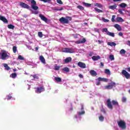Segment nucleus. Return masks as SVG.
Returning a JSON list of instances; mask_svg holds the SVG:
<instances>
[{
	"instance_id": "1",
	"label": "nucleus",
	"mask_w": 130,
	"mask_h": 130,
	"mask_svg": "<svg viewBox=\"0 0 130 130\" xmlns=\"http://www.w3.org/2000/svg\"><path fill=\"white\" fill-rule=\"evenodd\" d=\"M112 104L113 105L118 106V102H117V101L112 100L111 102L110 99H108L107 101V106L108 108H109V109H113V106H112Z\"/></svg>"
},
{
	"instance_id": "2",
	"label": "nucleus",
	"mask_w": 130,
	"mask_h": 130,
	"mask_svg": "<svg viewBox=\"0 0 130 130\" xmlns=\"http://www.w3.org/2000/svg\"><path fill=\"white\" fill-rule=\"evenodd\" d=\"M0 56L2 60H6V59L9 58L10 55L8 54V52H7V51L2 50V52L0 53Z\"/></svg>"
},
{
	"instance_id": "3",
	"label": "nucleus",
	"mask_w": 130,
	"mask_h": 130,
	"mask_svg": "<svg viewBox=\"0 0 130 130\" xmlns=\"http://www.w3.org/2000/svg\"><path fill=\"white\" fill-rule=\"evenodd\" d=\"M59 22L63 24H69L70 23L69 21H72V17L70 16H67L66 18L64 17H61L59 19Z\"/></svg>"
},
{
	"instance_id": "4",
	"label": "nucleus",
	"mask_w": 130,
	"mask_h": 130,
	"mask_svg": "<svg viewBox=\"0 0 130 130\" xmlns=\"http://www.w3.org/2000/svg\"><path fill=\"white\" fill-rule=\"evenodd\" d=\"M117 124L118 126L120 127L122 129H125V128H126V124L124 121L121 120L117 121Z\"/></svg>"
},
{
	"instance_id": "5",
	"label": "nucleus",
	"mask_w": 130,
	"mask_h": 130,
	"mask_svg": "<svg viewBox=\"0 0 130 130\" xmlns=\"http://www.w3.org/2000/svg\"><path fill=\"white\" fill-rule=\"evenodd\" d=\"M62 52L66 53H74L75 50L71 48H63L62 49Z\"/></svg>"
},
{
	"instance_id": "6",
	"label": "nucleus",
	"mask_w": 130,
	"mask_h": 130,
	"mask_svg": "<svg viewBox=\"0 0 130 130\" xmlns=\"http://www.w3.org/2000/svg\"><path fill=\"white\" fill-rule=\"evenodd\" d=\"M19 6H20L23 9H26L27 10H30V6L26 3H24L23 2L20 3Z\"/></svg>"
},
{
	"instance_id": "7",
	"label": "nucleus",
	"mask_w": 130,
	"mask_h": 130,
	"mask_svg": "<svg viewBox=\"0 0 130 130\" xmlns=\"http://www.w3.org/2000/svg\"><path fill=\"white\" fill-rule=\"evenodd\" d=\"M122 75L124 76L126 79H129L130 78V74L128 73H127V72H126V71L125 70H122Z\"/></svg>"
},
{
	"instance_id": "8",
	"label": "nucleus",
	"mask_w": 130,
	"mask_h": 130,
	"mask_svg": "<svg viewBox=\"0 0 130 130\" xmlns=\"http://www.w3.org/2000/svg\"><path fill=\"white\" fill-rule=\"evenodd\" d=\"M43 91H44V87L42 86L40 87H38L37 90H36V92L40 93L41 92H43Z\"/></svg>"
},
{
	"instance_id": "9",
	"label": "nucleus",
	"mask_w": 130,
	"mask_h": 130,
	"mask_svg": "<svg viewBox=\"0 0 130 130\" xmlns=\"http://www.w3.org/2000/svg\"><path fill=\"white\" fill-rule=\"evenodd\" d=\"M86 41H87L86 40V39L83 38L82 39V40H78V41H76L75 43H76V44H82L83 43H85L86 42Z\"/></svg>"
},
{
	"instance_id": "10",
	"label": "nucleus",
	"mask_w": 130,
	"mask_h": 130,
	"mask_svg": "<svg viewBox=\"0 0 130 130\" xmlns=\"http://www.w3.org/2000/svg\"><path fill=\"white\" fill-rule=\"evenodd\" d=\"M78 66L81 69H86V64L82 62H79L78 63Z\"/></svg>"
},
{
	"instance_id": "11",
	"label": "nucleus",
	"mask_w": 130,
	"mask_h": 130,
	"mask_svg": "<svg viewBox=\"0 0 130 130\" xmlns=\"http://www.w3.org/2000/svg\"><path fill=\"white\" fill-rule=\"evenodd\" d=\"M0 20L1 21H2V22H4V23H5L6 24H8V19H7L6 17L2 15H0Z\"/></svg>"
},
{
	"instance_id": "12",
	"label": "nucleus",
	"mask_w": 130,
	"mask_h": 130,
	"mask_svg": "<svg viewBox=\"0 0 130 130\" xmlns=\"http://www.w3.org/2000/svg\"><path fill=\"white\" fill-rule=\"evenodd\" d=\"M39 17H40V18H41V20L42 21H44V22H47V21L48 20L47 19V18L45 17V16H44V15H43L42 14H40Z\"/></svg>"
},
{
	"instance_id": "13",
	"label": "nucleus",
	"mask_w": 130,
	"mask_h": 130,
	"mask_svg": "<svg viewBox=\"0 0 130 130\" xmlns=\"http://www.w3.org/2000/svg\"><path fill=\"white\" fill-rule=\"evenodd\" d=\"M89 73L92 77H96V76H97V72L94 70H91L90 71Z\"/></svg>"
},
{
	"instance_id": "14",
	"label": "nucleus",
	"mask_w": 130,
	"mask_h": 130,
	"mask_svg": "<svg viewBox=\"0 0 130 130\" xmlns=\"http://www.w3.org/2000/svg\"><path fill=\"white\" fill-rule=\"evenodd\" d=\"M114 27H115V28H116L118 31H121L122 30L121 27L118 24H115L114 25Z\"/></svg>"
},
{
	"instance_id": "15",
	"label": "nucleus",
	"mask_w": 130,
	"mask_h": 130,
	"mask_svg": "<svg viewBox=\"0 0 130 130\" xmlns=\"http://www.w3.org/2000/svg\"><path fill=\"white\" fill-rule=\"evenodd\" d=\"M98 80V81H100V82H107L108 81V79L101 77H99Z\"/></svg>"
},
{
	"instance_id": "16",
	"label": "nucleus",
	"mask_w": 130,
	"mask_h": 130,
	"mask_svg": "<svg viewBox=\"0 0 130 130\" xmlns=\"http://www.w3.org/2000/svg\"><path fill=\"white\" fill-rule=\"evenodd\" d=\"M71 61H72V57H68L64 59L65 63H69V62H71Z\"/></svg>"
},
{
	"instance_id": "17",
	"label": "nucleus",
	"mask_w": 130,
	"mask_h": 130,
	"mask_svg": "<svg viewBox=\"0 0 130 130\" xmlns=\"http://www.w3.org/2000/svg\"><path fill=\"white\" fill-rule=\"evenodd\" d=\"M101 57L100 56H93L92 57V59H93L94 61H96V60H98L99 59H100Z\"/></svg>"
},
{
	"instance_id": "18",
	"label": "nucleus",
	"mask_w": 130,
	"mask_h": 130,
	"mask_svg": "<svg viewBox=\"0 0 130 130\" xmlns=\"http://www.w3.org/2000/svg\"><path fill=\"white\" fill-rule=\"evenodd\" d=\"M116 8H117V5H116V4H115L113 6H110L109 7V9H110V10H115Z\"/></svg>"
},
{
	"instance_id": "19",
	"label": "nucleus",
	"mask_w": 130,
	"mask_h": 130,
	"mask_svg": "<svg viewBox=\"0 0 130 130\" xmlns=\"http://www.w3.org/2000/svg\"><path fill=\"white\" fill-rule=\"evenodd\" d=\"M40 60H41L43 63H45V59L43 56H40Z\"/></svg>"
},
{
	"instance_id": "20",
	"label": "nucleus",
	"mask_w": 130,
	"mask_h": 130,
	"mask_svg": "<svg viewBox=\"0 0 130 130\" xmlns=\"http://www.w3.org/2000/svg\"><path fill=\"white\" fill-rule=\"evenodd\" d=\"M82 5H83V6H84L85 7H86V8H89L91 7V4L86 3L85 2H83Z\"/></svg>"
},
{
	"instance_id": "21",
	"label": "nucleus",
	"mask_w": 130,
	"mask_h": 130,
	"mask_svg": "<svg viewBox=\"0 0 130 130\" xmlns=\"http://www.w3.org/2000/svg\"><path fill=\"white\" fill-rule=\"evenodd\" d=\"M55 81H56V82H57V83H60V82H61V78H60V77H55Z\"/></svg>"
},
{
	"instance_id": "22",
	"label": "nucleus",
	"mask_w": 130,
	"mask_h": 130,
	"mask_svg": "<svg viewBox=\"0 0 130 130\" xmlns=\"http://www.w3.org/2000/svg\"><path fill=\"white\" fill-rule=\"evenodd\" d=\"M107 44L110 46H115L116 44L114 42H108Z\"/></svg>"
},
{
	"instance_id": "23",
	"label": "nucleus",
	"mask_w": 130,
	"mask_h": 130,
	"mask_svg": "<svg viewBox=\"0 0 130 130\" xmlns=\"http://www.w3.org/2000/svg\"><path fill=\"white\" fill-rule=\"evenodd\" d=\"M10 78H12V79H15V78H17V74L16 73H12L10 76Z\"/></svg>"
},
{
	"instance_id": "24",
	"label": "nucleus",
	"mask_w": 130,
	"mask_h": 130,
	"mask_svg": "<svg viewBox=\"0 0 130 130\" xmlns=\"http://www.w3.org/2000/svg\"><path fill=\"white\" fill-rule=\"evenodd\" d=\"M94 6L95 7H98V8H103V6L100 3H95Z\"/></svg>"
},
{
	"instance_id": "25",
	"label": "nucleus",
	"mask_w": 130,
	"mask_h": 130,
	"mask_svg": "<svg viewBox=\"0 0 130 130\" xmlns=\"http://www.w3.org/2000/svg\"><path fill=\"white\" fill-rule=\"evenodd\" d=\"M107 35H108L109 36H111V37H114V32H107Z\"/></svg>"
},
{
	"instance_id": "26",
	"label": "nucleus",
	"mask_w": 130,
	"mask_h": 130,
	"mask_svg": "<svg viewBox=\"0 0 130 130\" xmlns=\"http://www.w3.org/2000/svg\"><path fill=\"white\" fill-rule=\"evenodd\" d=\"M126 6H127L126 4L125 3H121L119 5L120 8H126Z\"/></svg>"
},
{
	"instance_id": "27",
	"label": "nucleus",
	"mask_w": 130,
	"mask_h": 130,
	"mask_svg": "<svg viewBox=\"0 0 130 130\" xmlns=\"http://www.w3.org/2000/svg\"><path fill=\"white\" fill-rule=\"evenodd\" d=\"M62 70V71L66 72V73H69V72H70V69L68 67H65L63 68Z\"/></svg>"
},
{
	"instance_id": "28",
	"label": "nucleus",
	"mask_w": 130,
	"mask_h": 130,
	"mask_svg": "<svg viewBox=\"0 0 130 130\" xmlns=\"http://www.w3.org/2000/svg\"><path fill=\"white\" fill-rule=\"evenodd\" d=\"M4 68H5V69L7 70V71H9V70H11V68L10 67H9V65L7 63L4 64Z\"/></svg>"
},
{
	"instance_id": "29",
	"label": "nucleus",
	"mask_w": 130,
	"mask_h": 130,
	"mask_svg": "<svg viewBox=\"0 0 130 130\" xmlns=\"http://www.w3.org/2000/svg\"><path fill=\"white\" fill-rule=\"evenodd\" d=\"M105 73L107 74V75H111V73L110 72V70L109 69H106L105 70Z\"/></svg>"
},
{
	"instance_id": "30",
	"label": "nucleus",
	"mask_w": 130,
	"mask_h": 130,
	"mask_svg": "<svg viewBox=\"0 0 130 130\" xmlns=\"http://www.w3.org/2000/svg\"><path fill=\"white\" fill-rule=\"evenodd\" d=\"M77 9H79V10H80L81 11H84V10H85V8H84V7L81 6V5H79L77 7Z\"/></svg>"
},
{
	"instance_id": "31",
	"label": "nucleus",
	"mask_w": 130,
	"mask_h": 130,
	"mask_svg": "<svg viewBox=\"0 0 130 130\" xmlns=\"http://www.w3.org/2000/svg\"><path fill=\"white\" fill-rule=\"evenodd\" d=\"M60 69V66H57V64H55L54 66V70L55 71H59V69Z\"/></svg>"
},
{
	"instance_id": "32",
	"label": "nucleus",
	"mask_w": 130,
	"mask_h": 130,
	"mask_svg": "<svg viewBox=\"0 0 130 130\" xmlns=\"http://www.w3.org/2000/svg\"><path fill=\"white\" fill-rule=\"evenodd\" d=\"M30 77H32L34 79H36L37 80H38V79H39V77H38V74H35L34 75H31Z\"/></svg>"
},
{
	"instance_id": "33",
	"label": "nucleus",
	"mask_w": 130,
	"mask_h": 130,
	"mask_svg": "<svg viewBox=\"0 0 130 130\" xmlns=\"http://www.w3.org/2000/svg\"><path fill=\"white\" fill-rule=\"evenodd\" d=\"M18 59H19V60H25L24 57L22 56L21 55H18Z\"/></svg>"
},
{
	"instance_id": "34",
	"label": "nucleus",
	"mask_w": 130,
	"mask_h": 130,
	"mask_svg": "<svg viewBox=\"0 0 130 130\" xmlns=\"http://www.w3.org/2000/svg\"><path fill=\"white\" fill-rule=\"evenodd\" d=\"M126 52V51L123 49H122L120 51V54H125Z\"/></svg>"
},
{
	"instance_id": "35",
	"label": "nucleus",
	"mask_w": 130,
	"mask_h": 130,
	"mask_svg": "<svg viewBox=\"0 0 130 130\" xmlns=\"http://www.w3.org/2000/svg\"><path fill=\"white\" fill-rule=\"evenodd\" d=\"M8 28L9 29H12L13 30L14 28H15V26L13 25L12 24H9L8 25Z\"/></svg>"
},
{
	"instance_id": "36",
	"label": "nucleus",
	"mask_w": 130,
	"mask_h": 130,
	"mask_svg": "<svg viewBox=\"0 0 130 130\" xmlns=\"http://www.w3.org/2000/svg\"><path fill=\"white\" fill-rule=\"evenodd\" d=\"M94 10H95V11H96V12H97V13H103V11H102L97 8H95Z\"/></svg>"
},
{
	"instance_id": "37",
	"label": "nucleus",
	"mask_w": 130,
	"mask_h": 130,
	"mask_svg": "<svg viewBox=\"0 0 130 130\" xmlns=\"http://www.w3.org/2000/svg\"><path fill=\"white\" fill-rule=\"evenodd\" d=\"M116 20L118 22H123L124 21V20L122 19V18H121V17H117L116 18Z\"/></svg>"
},
{
	"instance_id": "38",
	"label": "nucleus",
	"mask_w": 130,
	"mask_h": 130,
	"mask_svg": "<svg viewBox=\"0 0 130 130\" xmlns=\"http://www.w3.org/2000/svg\"><path fill=\"white\" fill-rule=\"evenodd\" d=\"M12 50H13V53H16V52H17V47L15 46H13Z\"/></svg>"
},
{
	"instance_id": "39",
	"label": "nucleus",
	"mask_w": 130,
	"mask_h": 130,
	"mask_svg": "<svg viewBox=\"0 0 130 130\" xmlns=\"http://www.w3.org/2000/svg\"><path fill=\"white\" fill-rule=\"evenodd\" d=\"M99 119L100 121H104V117H103L102 115H101L100 117H99Z\"/></svg>"
},
{
	"instance_id": "40",
	"label": "nucleus",
	"mask_w": 130,
	"mask_h": 130,
	"mask_svg": "<svg viewBox=\"0 0 130 130\" xmlns=\"http://www.w3.org/2000/svg\"><path fill=\"white\" fill-rule=\"evenodd\" d=\"M38 36L40 37V38H42V37H43V34H42V32H38Z\"/></svg>"
},
{
	"instance_id": "41",
	"label": "nucleus",
	"mask_w": 130,
	"mask_h": 130,
	"mask_svg": "<svg viewBox=\"0 0 130 130\" xmlns=\"http://www.w3.org/2000/svg\"><path fill=\"white\" fill-rule=\"evenodd\" d=\"M122 102L125 103V102H126V98L123 96L122 98Z\"/></svg>"
},
{
	"instance_id": "42",
	"label": "nucleus",
	"mask_w": 130,
	"mask_h": 130,
	"mask_svg": "<svg viewBox=\"0 0 130 130\" xmlns=\"http://www.w3.org/2000/svg\"><path fill=\"white\" fill-rule=\"evenodd\" d=\"M112 88H113V87H112V85H108L106 86V89H112Z\"/></svg>"
},
{
	"instance_id": "43",
	"label": "nucleus",
	"mask_w": 130,
	"mask_h": 130,
	"mask_svg": "<svg viewBox=\"0 0 130 130\" xmlns=\"http://www.w3.org/2000/svg\"><path fill=\"white\" fill-rule=\"evenodd\" d=\"M109 58L110 59H111V60H114V55H110L109 56Z\"/></svg>"
},
{
	"instance_id": "44",
	"label": "nucleus",
	"mask_w": 130,
	"mask_h": 130,
	"mask_svg": "<svg viewBox=\"0 0 130 130\" xmlns=\"http://www.w3.org/2000/svg\"><path fill=\"white\" fill-rule=\"evenodd\" d=\"M102 31L103 32H106V33H107V32H109L108 29H107V28H103V30H102Z\"/></svg>"
},
{
	"instance_id": "45",
	"label": "nucleus",
	"mask_w": 130,
	"mask_h": 130,
	"mask_svg": "<svg viewBox=\"0 0 130 130\" xmlns=\"http://www.w3.org/2000/svg\"><path fill=\"white\" fill-rule=\"evenodd\" d=\"M102 20H103V22H109V20L106 19L104 17L102 18Z\"/></svg>"
},
{
	"instance_id": "46",
	"label": "nucleus",
	"mask_w": 130,
	"mask_h": 130,
	"mask_svg": "<svg viewBox=\"0 0 130 130\" xmlns=\"http://www.w3.org/2000/svg\"><path fill=\"white\" fill-rule=\"evenodd\" d=\"M112 22H115V15H113L111 19Z\"/></svg>"
},
{
	"instance_id": "47",
	"label": "nucleus",
	"mask_w": 130,
	"mask_h": 130,
	"mask_svg": "<svg viewBox=\"0 0 130 130\" xmlns=\"http://www.w3.org/2000/svg\"><path fill=\"white\" fill-rule=\"evenodd\" d=\"M85 113V111L83 110L82 112H79L78 113V115H83Z\"/></svg>"
},
{
	"instance_id": "48",
	"label": "nucleus",
	"mask_w": 130,
	"mask_h": 130,
	"mask_svg": "<svg viewBox=\"0 0 130 130\" xmlns=\"http://www.w3.org/2000/svg\"><path fill=\"white\" fill-rule=\"evenodd\" d=\"M41 2H43L44 3H49L51 2V0H40Z\"/></svg>"
},
{
	"instance_id": "49",
	"label": "nucleus",
	"mask_w": 130,
	"mask_h": 130,
	"mask_svg": "<svg viewBox=\"0 0 130 130\" xmlns=\"http://www.w3.org/2000/svg\"><path fill=\"white\" fill-rule=\"evenodd\" d=\"M53 11H62L63 10V8H61L60 9H53Z\"/></svg>"
},
{
	"instance_id": "50",
	"label": "nucleus",
	"mask_w": 130,
	"mask_h": 130,
	"mask_svg": "<svg viewBox=\"0 0 130 130\" xmlns=\"http://www.w3.org/2000/svg\"><path fill=\"white\" fill-rule=\"evenodd\" d=\"M96 42H99V44H102V43H104L103 41H101V40H96L95 41Z\"/></svg>"
},
{
	"instance_id": "51",
	"label": "nucleus",
	"mask_w": 130,
	"mask_h": 130,
	"mask_svg": "<svg viewBox=\"0 0 130 130\" xmlns=\"http://www.w3.org/2000/svg\"><path fill=\"white\" fill-rule=\"evenodd\" d=\"M57 3L59 5H62V1L61 0H57Z\"/></svg>"
},
{
	"instance_id": "52",
	"label": "nucleus",
	"mask_w": 130,
	"mask_h": 130,
	"mask_svg": "<svg viewBox=\"0 0 130 130\" xmlns=\"http://www.w3.org/2000/svg\"><path fill=\"white\" fill-rule=\"evenodd\" d=\"M118 12L119 13V14H120L121 15H123V12H122V10L121 9H119L118 10Z\"/></svg>"
},
{
	"instance_id": "53",
	"label": "nucleus",
	"mask_w": 130,
	"mask_h": 130,
	"mask_svg": "<svg viewBox=\"0 0 130 130\" xmlns=\"http://www.w3.org/2000/svg\"><path fill=\"white\" fill-rule=\"evenodd\" d=\"M12 95L11 94H9L8 95L7 100H10V99H12Z\"/></svg>"
},
{
	"instance_id": "54",
	"label": "nucleus",
	"mask_w": 130,
	"mask_h": 130,
	"mask_svg": "<svg viewBox=\"0 0 130 130\" xmlns=\"http://www.w3.org/2000/svg\"><path fill=\"white\" fill-rule=\"evenodd\" d=\"M116 84L115 82H111V86H112V87H114V86H115Z\"/></svg>"
},
{
	"instance_id": "55",
	"label": "nucleus",
	"mask_w": 130,
	"mask_h": 130,
	"mask_svg": "<svg viewBox=\"0 0 130 130\" xmlns=\"http://www.w3.org/2000/svg\"><path fill=\"white\" fill-rule=\"evenodd\" d=\"M101 111L102 112H103V113H104L105 114V113H106V111H105V110L104 109H102V110H101Z\"/></svg>"
},
{
	"instance_id": "56",
	"label": "nucleus",
	"mask_w": 130,
	"mask_h": 130,
	"mask_svg": "<svg viewBox=\"0 0 130 130\" xmlns=\"http://www.w3.org/2000/svg\"><path fill=\"white\" fill-rule=\"evenodd\" d=\"M79 77L80 78V79H83V78H84V76L82 74H79Z\"/></svg>"
},
{
	"instance_id": "57",
	"label": "nucleus",
	"mask_w": 130,
	"mask_h": 130,
	"mask_svg": "<svg viewBox=\"0 0 130 130\" xmlns=\"http://www.w3.org/2000/svg\"><path fill=\"white\" fill-rule=\"evenodd\" d=\"M118 36H123V34H122V32H120L118 33Z\"/></svg>"
},
{
	"instance_id": "58",
	"label": "nucleus",
	"mask_w": 130,
	"mask_h": 130,
	"mask_svg": "<svg viewBox=\"0 0 130 130\" xmlns=\"http://www.w3.org/2000/svg\"><path fill=\"white\" fill-rule=\"evenodd\" d=\"M101 83V82H100V81H99L98 82H97L96 83V86H99V85H100Z\"/></svg>"
},
{
	"instance_id": "59",
	"label": "nucleus",
	"mask_w": 130,
	"mask_h": 130,
	"mask_svg": "<svg viewBox=\"0 0 130 130\" xmlns=\"http://www.w3.org/2000/svg\"><path fill=\"white\" fill-rule=\"evenodd\" d=\"M39 11H35L34 12V14H35V15H37L38 14H39Z\"/></svg>"
},
{
	"instance_id": "60",
	"label": "nucleus",
	"mask_w": 130,
	"mask_h": 130,
	"mask_svg": "<svg viewBox=\"0 0 130 130\" xmlns=\"http://www.w3.org/2000/svg\"><path fill=\"white\" fill-rule=\"evenodd\" d=\"M121 1H122V0H113V2H114V3H116L117 2H121Z\"/></svg>"
},
{
	"instance_id": "61",
	"label": "nucleus",
	"mask_w": 130,
	"mask_h": 130,
	"mask_svg": "<svg viewBox=\"0 0 130 130\" xmlns=\"http://www.w3.org/2000/svg\"><path fill=\"white\" fill-rule=\"evenodd\" d=\"M101 67H104V64L102 62H101Z\"/></svg>"
},
{
	"instance_id": "62",
	"label": "nucleus",
	"mask_w": 130,
	"mask_h": 130,
	"mask_svg": "<svg viewBox=\"0 0 130 130\" xmlns=\"http://www.w3.org/2000/svg\"><path fill=\"white\" fill-rule=\"evenodd\" d=\"M127 71L130 73V67L127 68Z\"/></svg>"
},
{
	"instance_id": "63",
	"label": "nucleus",
	"mask_w": 130,
	"mask_h": 130,
	"mask_svg": "<svg viewBox=\"0 0 130 130\" xmlns=\"http://www.w3.org/2000/svg\"><path fill=\"white\" fill-rule=\"evenodd\" d=\"M81 110H84V106H81Z\"/></svg>"
},
{
	"instance_id": "64",
	"label": "nucleus",
	"mask_w": 130,
	"mask_h": 130,
	"mask_svg": "<svg viewBox=\"0 0 130 130\" xmlns=\"http://www.w3.org/2000/svg\"><path fill=\"white\" fill-rule=\"evenodd\" d=\"M128 45L130 46V41H127Z\"/></svg>"
}]
</instances>
